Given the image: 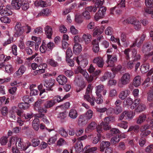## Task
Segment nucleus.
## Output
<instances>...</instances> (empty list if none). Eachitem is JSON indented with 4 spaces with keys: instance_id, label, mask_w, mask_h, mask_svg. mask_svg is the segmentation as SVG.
<instances>
[{
    "instance_id": "obj_1",
    "label": "nucleus",
    "mask_w": 153,
    "mask_h": 153,
    "mask_svg": "<svg viewBox=\"0 0 153 153\" xmlns=\"http://www.w3.org/2000/svg\"><path fill=\"white\" fill-rule=\"evenodd\" d=\"M73 60L76 61L79 66L74 71L76 74L79 73L81 74L85 78L88 82H91L93 80L92 76H89L86 70L83 69L81 67L83 68L85 67L87 65L88 62L87 59L84 58L81 56H79L74 58Z\"/></svg>"
},
{
    "instance_id": "obj_2",
    "label": "nucleus",
    "mask_w": 153,
    "mask_h": 153,
    "mask_svg": "<svg viewBox=\"0 0 153 153\" xmlns=\"http://www.w3.org/2000/svg\"><path fill=\"white\" fill-rule=\"evenodd\" d=\"M13 145H16V147L19 149L25 150L30 146L31 144L28 141L25 143H24L21 138L13 137L10 139L9 143L8 144V146L9 147H10Z\"/></svg>"
},
{
    "instance_id": "obj_3",
    "label": "nucleus",
    "mask_w": 153,
    "mask_h": 153,
    "mask_svg": "<svg viewBox=\"0 0 153 153\" xmlns=\"http://www.w3.org/2000/svg\"><path fill=\"white\" fill-rule=\"evenodd\" d=\"M93 114V111L89 109L85 114L79 117L78 121V124L79 126L86 125L88 121L92 118Z\"/></svg>"
},
{
    "instance_id": "obj_4",
    "label": "nucleus",
    "mask_w": 153,
    "mask_h": 153,
    "mask_svg": "<svg viewBox=\"0 0 153 153\" xmlns=\"http://www.w3.org/2000/svg\"><path fill=\"white\" fill-rule=\"evenodd\" d=\"M123 22L124 24H131L133 25L134 28L136 30H140L141 27L140 22L135 18H128L123 20Z\"/></svg>"
},
{
    "instance_id": "obj_5",
    "label": "nucleus",
    "mask_w": 153,
    "mask_h": 153,
    "mask_svg": "<svg viewBox=\"0 0 153 153\" xmlns=\"http://www.w3.org/2000/svg\"><path fill=\"white\" fill-rule=\"evenodd\" d=\"M94 1L95 3L94 6H91L86 7V10H88L90 12H96L97 8H100L103 5L104 2L103 0H94Z\"/></svg>"
},
{
    "instance_id": "obj_6",
    "label": "nucleus",
    "mask_w": 153,
    "mask_h": 153,
    "mask_svg": "<svg viewBox=\"0 0 153 153\" xmlns=\"http://www.w3.org/2000/svg\"><path fill=\"white\" fill-rule=\"evenodd\" d=\"M106 9L105 7H100L94 16V19L96 21H98L104 17Z\"/></svg>"
},
{
    "instance_id": "obj_7",
    "label": "nucleus",
    "mask_w": 153,
    "mask_h": 153,
    "mask_svg": "<svg viewBox=\"0 0 153 153\" xmlns=\"http://www.w3.org/2000/svg\"><path fill=\"white\" fill-rule=\"evenodd\" d=\"M52 12L51 10L47 8H43L38 13H33L35 17L38 18L40 16H47L51 15Z\"/></svg>"
},
{
    "instance_id": "obj_8",
    "label": "nucleus",
    "mask_w": 153,
    "mask_h": 153,
    "mask_svg": "<svg viewBox=\"0 0 153 153\" xmlns=\"http://www.w3.org/2000/svg\"><path fill=\"white\" fill-rule=\"evenodd\" d=\"M111 128L110 126L102 122L100 125L97 127V131L99 133H100L103 131V130L107 131L110 129Z\"/></svg>"
},
{
    "instance_id": "obj_9",
    "label": "nucleus",
    "mask_w": 153,
    "mask_h": 153,
    "mask_svg": "<svg viewBox=\"0 0 153 153\" xmlns=\"http://www.w3.org/2000/svg\"><path fill=\"white\" fill-rule=\"evenodd\" d=\"M74 81L77 84V87L76 89L77 92L80 91L85 88V85L84 82L81 79L76 77L75 78Z\"/></svg>"
},
{
    "instance_id": "obj_10",
    "label": "nucleus",
    "mask_w": 153,
    "mask_h": 153,
    "mask_svg": "<svg viewBox=\"0 0 153 153\" xmlns=\"http://www.w3.org/2000/svg\"><path fill=\"white\" fill-rule=\"evenodd\" d=\"M81 39L82 41L84 42L85 44L87 45L91 42L92 36L89 33H84L82 34Z\"/></svg>"
},
{
    "instance_id": "obj_11",
    "label": "nucleus",
    "mask_w": 153,
    "mask_h": 153,
    "mask_svg": "<svg viewBox=\"0 0 153 153\" xmlns=\"http://www.w3.org/2000/svg\"><path fill=\"white\" fill-rule=\"evenodd\" d=\"M131 76L129 74L126 73L121 77L120 81L123 85H126L128 83L130 80Z\"/></svg>"
},
{
    "instance_id": "obj_12",
    "label": "nucleus",
    "mask_w": 153,
    "mask_h": 153,
    "mask_svg": "<svg viewBox=\"0 0 153 153\" xmlns=\"http://www.w3.org/2000/svg\"><path fill=\"white\" fill-rule=\"evenodd\" d=\"M117 57L116 56L111 58V56L107 55V59L106 62L108 64V67H113L114 65V63L117 62Z\"/></svg>"
},
{
    "instance_id": "obj_13",
    "label": "nucleus",
    "mask_w": 153,
    "mask_h": 153,
    "mask_svg": "<svg viewBox=\"0 0 153 153\" xmlns=\"http://www.w3.org/2000/svg\"><path fill=\"white\" fill-rule=\"evenodd\" d=\"M23 0H12L11 5L13 9L19 10L21 7Z\"/></svg>"
},
{
    "instance_id": "obj_14",
    "label": "nucleus",
    "mask_w": 153,
    "mask_h": 153,
    "mask_svg": "<svg viewBox=\"0 0 153 153\" xmlns=\"http://www.w3.org/2000/svg\"><path fill=\"white\" fill-rule=\"evenodd\" d=\"M94 63L100 68L103 67L104 64V60L102 57H97L94 58L93 60Z\"/></svg>"
},
{
    "instance_id": "obj_15",
    "label": "nucleus",
    "mask_w": 153,
    "mask_h": 153,
    "mask_svg": "<svg viewBox=\"0 0 153 153\" xmlns=\"http://www.w3.org/2000/svg\"><path fill=\"white\" fill-rule=\"evenodd\" d=\"M54 80L53 79H51L49 80H45L43 83L44 86L48 90H51L52 87L54 84Z\"/></svg>"
},
{
    "instance_id": "obj_16",
    "label": "nucleus",
    "mask_w": 153,
    "mask_h": 153,
    "mask_svg": "<svg viewBox=\"0 0 153 153\" xmlns=\"http://www.w3.org/2000/svg\"><path fill=\"white\" fill-rule=\"evenodd\" d=\"M24 27H22L21 26V25L19 23L17 24L15 27V29L16 32L15 33V35L17 36H19L21 35L23 33L24 28Z\"/></svg>"
},
{
    "instance_id": "obj_17",
    "label": "nucleus",
    "mask_w": 153,
    "mask_h": 153,
    "mask_svg": "<svg viewBox=\"0 0 153 153\" xmlns=\"http://www.w3.org/2000/svg\"><path fill=\"white\" fill-rule=\"evenodd\" d=\"M56 80L59 84L62 85L65 84L67 81V78L63 75L59 76L56 78Z\"/></svg>"
},
{
    "instance_id": "obj_18",
    "label": "nucleus",
    "mask_w": 153,
    "mask_h": 153,
    "mask_svg": "<svg viewBox=\"0 0 153 153\" xmlns=\"http://www.w3.org/2000/svg\"><path fill=\"white\" fill-rule=\"evenodd\" d=\"M115 76V74L114 73L106 72L104 75L101 78V80L102 81H104L107 79L110 78L111 79L114 78Z\"/></svg>"
},
{
    "instance_id": "obj_19",
    "label": "nucleus",
    "mask_w": 153,
    "mask_h": 153,
    "mask_svg": "<svg viewBox=\"0 0 153 153\" xmlns=\"http://www.w3.org/2000/svg\"><path fill=\"white\" fill-rule=\"evenodd\" d=\"M44 30L47 38L49 39H51L53 33L52 28L49 26H46L45 27Z\"/></svg>"
},
{
    "instance_id": "obj_20",
    "label": "nucleus",
    "mask_w": 153,
    "mask_h": 153,
    "mask_svg": "<svg viewBox=\"0 0 153 153\" xmlns=\"http://www.w3.org/2000/svg\"><path fill=\"white\" fill-rule=\"evenodd\" d=\"M130 91L128 89L122 91L119 94V97L122 100H124L130 94Z\"/></svg>"
},
{
    "instance_id": "obj_21",
    "label": "nucleus",
    "mask_w": 153,
    "mask_h": 153,
    "mask_svg": "<svg viewBox=\"0 0 153 153\" xmlns=\"http://www.w3.org/2000/svg\"><path fill=\"white\" fill-rule=\"evenodd\" d=\"M82 51V47L81 44L79 43H76L74 44L73 49L74 53L78 54Z\"/></svg>"
},
{
    "instance_id": "obj_22",
    "label": "nucleus",
    "mask_w": 153,
    "mask_h": 153,
    "mask_svg": "<svg viewBox=\"0 0 153 153\" xmlns=\"http://www.w3.org/2000/svg\"><path fill=\"white\" fill-rule=\"evenodd\" d=\"M89 94H85L84 96V99L89 102L91 105L92 106L94 105L95 98L93 96L90 97Z\"/></svg>"
},
{
    "instance_id": "obj_23",
    "label": "nucleus",
    "mask_w": 153,
    "mask_h": 153,
    "mask_svg": "<svg viewBox=\"0 0 153 153\" xmlns=\"http://www.w3.org/2000/svg\"><path fill=\"white\" fill-rule=\"evenodd\" d=\"M56 102L53 100H47L44 105L45 108H49L53 107L55 104Z\"/></svg>"
},
{
    "instance_id": "obj_24",
    "label": "nucleus",
    "mask_w": 153,
    "mask_h": 153,
    "mask_svg": "<svg viewBox=\"0 0 153 153\" xmlns=\"http://www.w3.org/2000/svg\"><path fill=\"white\" fill-rule=\"evenodd\" d=\"M78 115V113L75 109H71L69 111L68 115L71 119H76Z\"/></svg>"
},
{
    "instance_id": "obj_25",
    "label": "nucleus",
    "mask_w": 153,
    "mask_h": 153,
    "mask_svg": "<svg viewBox=\"0 0 153 153\" xmlns=\"http://www.w3.org/2000/svg\"><path fill=\"white\" fill-rule=\"evenodd\" d=\"M83 146L82 143L80 141L77 142L75 146V149L76 152L79 153L83 150Z\"/></svg>"
},
{
    "instance_id": "obj_26",
    "label": "nucleus",
    "mask_w": 153,
    "mask_h": 153,
    "mask_svg": "<svg viewBox=\"0 0 153 153\" xmlns=\"http://www.w3.org/2000/svg\"><path fill=\"white\" fill-rule=\"evenodd\" d=\"M97 149V147H90V145L86 146L83 149V151L85 153H89L91 152H94Z\"/></svg>"
},
{
    "instance_id": "obj_27",
    "label": "nucleus",
    "mask_w": 153,
    "mask_h": 153,
    "mask_svg": "<svg viewBox=\"0 0 153 153\" xmlns=\"http://www.w3.org/2000/svg\"><path fill=\"white\" fill-rule=\"evenodd\" d=\"M26 70L25 67L23 65H21L19 68V70L16 71L15 74L16 76H18L23 74Z\"/></svg>"
},
{
    "instance_id": "obj_28",
    "label": "nucleus",
    "mask_w": 153,
    "mask_h": 153,
    "mask_svg": "<svg viewBox=\"0 0 153 153\" xmlns=\"http://www.w3.org/2000/svg\"><path fill=\"white\" fill-rule=\"evenodd\" d=\"M141 83V77L139 76L135 77L133 80V84L134 86L137 87L139 86Z\"/></svg>"
},
{
    "instance_id": "obj_29",
    "label": "nucleus",
    "mask_w": 153,
    "mask_h": 153,
    "mask_svg": "<svg viewBox=\"0 0 153 153\" xmlns=\"http://www.w3.org/2000/svg\"><path fill=\"white\" fill-rule=\"evenodd\" d=\"M149 65L148 63H145L141 66L140 70L142 73H145L149 71Z\"/></svg>"
},
{
    "instance_id": "obj_30",
    "label": "nucleus",
    "mask_w": 153,
    "mask_h": 153,
    "mask_svg": "<svg viewBox=\"0 0 153 153\" xmlns=\"http://www.w3.org/2000/svg\"><path fill=\"white\" fill-rule=\"evenodd\" d=\"M145 35L143 34L140 37H139L136 39L135 41V43H137L136 45L138 47L140 46L141 44L142 43L143 41L145 39Z\"/></svg>"
},
{
    "instance_id": "obj_31",
    "label": "nucleus",
    "mask_w": 153,
    "mask_h": 153,
    "mask_svg": "<svg viewBox=\"0 0 153 153\" xmlns=\"http://www.w3.org/2000/svg\"><path fill=\"white\" fill-rule=\"evenodd\" d=\"M92 44L93 45V51L95 53L98 52L99 50V47L97 41L96 40H94L92 42Z\"/></svg>"
},
{
    "instance_id": "obj_32",
    "label": "nucleus",
    "mask_w": 153,
    "mask_h": 153,
    "mask_svg": "<svg viewBox=\"0 0 153 153\" xmlns=\"http://www.w3.org/2000/svg\"><path fill=\"white\" fill-rule=\"evenodd\" d=\"M110 145V143L108 141H103L100 144V151L103 152L105 148L109 147Z\"/></svg>"
},
{
    "instance_id": "obj_33",
    "label": "nucleus",
    "mask_w": 153,
    "mask_h": 153,
    "mask_svg": "<svg viewBox=\"0 0 153 153\" xmlns=\"http://www.w3.org/2000/svg\"><path fill=\"white\" fill-rule=\"evenodd\" d=\"M132 55L131 58L133 60L136 61L140 59V55L137 53V52L135 50H133L132 52Z\"/></svg>"
},
{
    "instance_id": "obj_34",
    "label": "nucleus",
    "mask_w": 153,
    "mask_h": 153,
    "mask_svg": "<svg viewBox=\"0 0 153 153\" xmlns=\"http://www.w3.org/2000/svg\"><path fill=\"white\" fill-rule=\"evenodd\" d=\"M153 47L149 43H146L144 45L142 49L143 51L144 52L150 51L153 49Z\"/></svg>"
},
{
    "instance_id": "obj_35",
    "label": "nucleus",
    "mask_w": 153,
    "mask_h": 153,
    "mask_svg": "<svg viewBox=\"0 0 153 153\" xmlns=\"http://www.w3.org/2000/svg\"><path fill=\"white\" fill-rule=\"evenodd\" d=\"M0 14L2 16H7L11 14V13L10 9L6 7L1 10Z\"/></svg>"
},
{
    "instance_id": "obj_36",
    "label": "nucleus",
    "mask_w": 153,
    "mask_h": 153,
    "mask_svg": "<svg viewBox=\"0 0 153 153\" xmlns=\"http://www.w3.org/2000/svg\"><path fill=\"white\" fill-rule=\"evenodd\" d=\"M96 124L95 122H91L85 130V132H88L89 130L94 129L96 126Z\"/></svg>"
},
{
    "instance_id": "obj_37",
    "label": "nucleus",
    "mask_w": 153,
    "mask_h": 153,
    "mask_svg": "<svg viewBox=\"0 0 153 153\" xmlns=\"http://www.w3.org/2000/svg\"><path fill=\"white\" fill-rule=\"evenodd\" d=\"M104 86L102 85H99L96 87V95H98L99 96L101 95L100 93L104 90Z\"/></svg>"
},
{
    "instance_id": "obj_38",
    "label": "nucleus",
    "mask_w": 153,
    "mask_h": 153,
    "mask_svg": "<svg viewBox=\"0 0 153 153\" xmlns=\"http://www.w3.org/2000/svg\"><path fill=\"white\" fill-rule=\"evenodd\" d=\"M88 10H86V8L85 9V10L82 13V16L83 18L86 20H89L90 19L91 16Z\"/></svg>"
},
{
    "instance_id": "obj_39",
    "label": "nucleus",
    "mask_w": 153,
    "mask_h": 153,
    "mask_svg": "<svg viewBox=\"0 0 153 153\" xmlns=\"http://www.w3.org/2000/svg\"><path fill=\"white\" fill-rule=\"evenodd\" d=\"M47 64L51 66L56 67L58 66V63L52 59H48L47 61Z\"/></svg>"
},
{
    "instance_id": "obj_40",
    "label": "nucleus",
    "mask_w": 153,
    "mask_h": 153,
    "mask_svg": "<svg viewBox=\"0 0 153 153\" xmlns=\"http://www.w3.org/2000/svg\"><path fill=\"white\" fill-rule=\"evenodd\" d=\"M11 111L13 113L16 112L17 115L19 117L21 116L23 112L20 110H19L16 106H13L12 107Z\"/></svg>"
},
{
    "instance_id": "obj_41",
    "label": "nucleus",
    "mask_w": 153,
    "mask_h": 153,
    "mask_svg": "<svg viewBox=\"0 0 153 153\" xmlns=\"http://www.w3.org/2000/svg\"><path fill=\"white\" fill-rule=\"evenodd\" d=\"M103 31V30L102 28L97 27L95 29L93 35L94 36L99 35L102 33Z\"/></svg>"
},
{
    "instance_id": "obj_42",
    "label": "nucleus",
    "mask_w": 153,
    "mask_h": 153,
    "mask_svg": "<svg viewBox=\"0 0 153 153\" xmlns=\"http://www.w3.org/2000/svg\"><path fill=\"white\" fill-rule=\"evenodd\" d=\"M140 100L139 99H135L134 102H133L132 104L130 105V108L132 109H134L140 103Z\"/></svg>"
},
{
    "instance_id": "obj_43",
    "label": "nucleus",
    "mask_w": 153,
    "mask_h": 153,
    "mask_svg": "<svg viewBox=\"0 0 153 153\" xmlns=\"http://www.w3.org/2000/svg\"><path fill=\"white\" fill-rule=\"evenodd\" d=\"M114 121V118L111 116L105 117L104 119V123L108 125L111 123H113Z\"/></svg>"
},
{
    "instance_id": "obj_44",
    "label": "nucleus",
    "mask_w": 153,
    "mask_h": 153,
    "mask_svg": "<svg viewBox=\"0 0 153 153\" xmlns=\"http://www.w3.org/2000/svg\"><path fill=\"white\" fill-rule=\"evenodd\" d=\"M146 116L145 115L142 114L139 116L137 121V124H140L143 123L146 120Z\"/></svg>"
},
{
    "instance_id": "obj_45",
    "label": "nucleus",
    "mask_w": 153,
    "mask_h": 153,
    "mask_svg": "<svg viewBox=\"0 0 153 153\" xmlns=\"http://www.w3.org/2000/svg\"><path fill=\"white\" fill-rule=\"evenodd\" d=\"M47 48L46 44L45 42H42L39 49L41 53H45L47 51Z\"/></svg>"
},
{
    "instance_id": "obj_46",
    "label": "nucleus",
    "mask_w": 153,
    "mask_h": 153,
    "mask_svg": "<svg viewBox=\"0 0 153 153\" xmlns=\"http://www.w3.org/2000/svg\"><path fill=\"white\" fill-rule=\"evenodd\" d=\"M30 106L29 104L27 102H22L18 105V106L20 108L24 109H27Z\"/></svg>"
},
{
    "instance_id": "obj_47",
    "label": "nucleus",
    "mask_w": 153,
    "mask_h": 153,
    "mask_svg": "<svg viewBox=\"0 0 153 153\" xmlns=\"http://www.w3.org/2000/svg\"><path fill=\"white\" fill-rule=\"evenodd\" d=\"M105 33L107 35L111 36L113 33V30L111 27H108L105 30Z\"/></svg>"
},
{
    "instance_id": "obj_48",
    "label": "nucleus",
    "mask_w": 153,
    "mask_h": 153,
    "mask_svg": "<svg viewBox=\"0 0 153 153\" xmlns=\"http://www.w3.org/2000/svg\"><path fill=\"white\" fill-rule=\"evenodd\" d=\"M134 115V113L132 111H130L129 112L126 111V118L128 120H130L133 117Z\"/></svg>"
},
{
    "instance_id": "obj_49",
    "label": "nucleus",
    "mask_w": 153,
    "mask_h": 153,
    "mask_svg": "<svg viewBox=\"0 0 153 153\" xmlns=\"http://www.w3.org/2000/svg\"><path fill=\"white\" fill-rule=\"evenodd\" d=\"M5 71L8 73H11L13 71V66L10 64L6 65L5 67Z\"/></svg>"
},
{
    "instance_id": "obj_50",
    "label": "nucleus",
    "mask_w": 153,
    "mask_h": 153,
    "mask_svg": "<svg viewBox=\"0 0 153 153\" xmlns=\"http://www.w3.org/2000/svg\"><path fill=\"white\" fill-rule=\"evenodd\" d=\"M145 108L146 106L144 105L140 104L137 107L135 110L136 112H140L145 110Z\"/></svg>"
},
{
    "instance_id": "obj_51",
    "label": "nucleus",
    "mask_w": 153,
    "mask_h": 153,
    "mask_svg": "<svg viewBox=\"0 0 153 153\" xmlns=\"http://www.w3.org/2000/svg\"><path fill=\"white\" fill-rule=\"evenodd\" d=\"M147 100L149 102L153 101V89L150 90L147 94Z\"/></svg>"
},
{
    "instance_id": "obj_52",
    "label": "nucleus",
    "mask_w": 153,
    "mask_h": 153,
    "mask_svg": "<svg viewBox=\"0 0 153 153\" xmlns=\"http://www.w3.org/2000/svg\"><path fill=\"white\" fill-rule=\"evenodd\" d=\"M21 7L23 10H26L29 8V4L27 1L23 0Z\"/></svg>"
},
{
    "instance_id": "obj_53",
    "label": "nucleus",
    "mask_w": 153,
    "mask_h": 153,
    "mask_svg": "<svg viewBox=\"0 0 153 153\" xmlns=\"http://www.w3.org/2000/svg\"><path fill=\"white\" fill-rule=\"evenodd\" d=\"M8 142V137L5 136L2 137L0 139V143L1 145H5Z\"/></svg>"
},
{
    "instance_id": "obj_54",
    "label": "nucleus",
    "mask_w": 153,
    "mask_h": 153,
    "mask_svg": "<svg viewBox=\"0 0 153 153\" xmlns=\"http://www.w3.org/2000/svg\"><path fill=\"white\" fill-rule=\"evenodd\" d=\"M38 70H37L34 71L33 72V75L36 76L37 75L40 74L45 72V70L42 68H38Z\"/></svg>"
},
{
    "instance_id": "obj_55",
    "label": "nucleus",
    "mask_w": 153,
    "mask_h": 153,
    "mask_svg": "<svg viewBox=\"0 0 153 153\" xmlns=\"http://www.w3.org/2000/svg\"><path fill=\"white\" fill-rule=\"evenodd\" d=\"M32 145L33 147H35L38 146L40 144L39 140L37 138H33L31 140Z\"/></svg>"
},
{
    "instance_id": "obj_56",
    "label": "nucleus",
    "mask_w": 153,
    "mask_h": 153,
    "mask_svg": "<svg viewBox=\"0 0 153 153\" xmlns=\"http://www.w3.org/2000/svg\"><path fill=\"white\" fill-rule=\"evenodd\" d=\"M120 140V138L118 135H116L113 137L111 139V143L113 144H115L118 143Z\"/></svg>"
},
{
    "instance_id": "obj_57",
    "label": "nucleus",
    "mask_w": 153,
    "mask_h": 153,
    "mask_svg": "<svg viewBox=\"0 0 153 153\" xmlns=\"http://www.w3.org/2000/svg\"><path fill=\"white\" fill-rule=\"evenodd\" d=\"M1 21L3 23H9L11 21L10 19L7 17H2L0 19Z\"/></svg>"
},
{
    "instance_id": "obj_58",
    "label": "nucleus",
    "mask_w": 153,
    "mask_h": 153,
    "mask_svg": "<svg viewBox=\"0 0 153 153\" xmlns=\"http://www.w3.org/2000/svg\"><path fill=\"white\" fill-rule=\"evenodd\" d=\"M57 140V137H50L48 141V143L50 145H52L55 143Z\"/></svg>"
},
{
    "instance_id": "obj_59",
    "label": "nucleus",
    "mask_w": 153,
    "mask_h": 153,
    "mask_svg": "<svg viewBox=\"0 0 153 153\" xmlns=\"http://www.w3.org/2000/svg\"><path fill=\"white\" fill-rule=\"evenodd\" d=\"M67 144L66 142L62 138H60L57 142V145L59 146H62Z\"/></svg>"
},
{
    "instance_id": "obj_60",
    "label": "nucleus",
    "mask_w": 153,
    "mask_h": 153,
    "mask_svg": "<svg viewBox=\"0 0 153 153\" xmlns=\"http://www.w3.org/2000/svg\"><path fill=\"white\" fill-rule=\"evenodd\" d=\"M117 126L124 129H126L128 127L127 123L126 121H122L120 123H118Z\"/></svg>"
},
{
    "instance_id": "obj_61",
    "label": "nucleus",
    "mask_w": 153,
    "mask_h": 153,
    "mask_svg": "<svg viewBox=\"0 0 153 153\" xmlns=\"http://www.w3.org/2000/svg\"><path fill=\"white\" fill-rule=\"evenodd\" d=\"M70 32L73 35H76L78 33V30L76 29L74 26H72L70 28Z\"/></svg>"
},
{
    "instance_id": "obj_62",
    "label": "nucleus",
    "mask_w": 153,
    "mask_h": 153,
    "mask_svg": "<svg viewBox=\"0 0 153 153\" xmlns=\"http://www.w3.org/2000/svg\"><path fill=\"white\" fill-rule=\"evenodd\" d=\"M59 133L62 136L66 137L68 136V134L66 131L63 128H61L59 131Z\"/></svg>"
},
{
    "instance_id": "obj_63",
    "label": "nucleus",
    "mask_w": 153,
    "mask_h": 153,
    "mask_svg": "<svg viewBox=\"0 0 153 153\" xmlns=\"http://www.w3.org/2000/svg\"><path fill=\"white\" fill-rule=\"evenodd\" d=\"M122 69V66L121 65H118L117 67H113L111 68V71L113 73H116L120 71Z\"/></svg>"
},
{
    "instance_id": "obj_64",
    "label": "nucleus",
    "mask_w": 153,
    "mask_h": 153,
    "mask_svg": "<svg viewBox=\"0 0 153 153\" xmlns=\"http://www.w3.org/2000/svg\"><path fill=\"white\" fill-rule=\"evenodd\" d=\"M133 101V100L130 97L128 98L124 102V105L125 106L128 105L130 106V105L132 104Z\"/></svg>"
}]
</instances>
